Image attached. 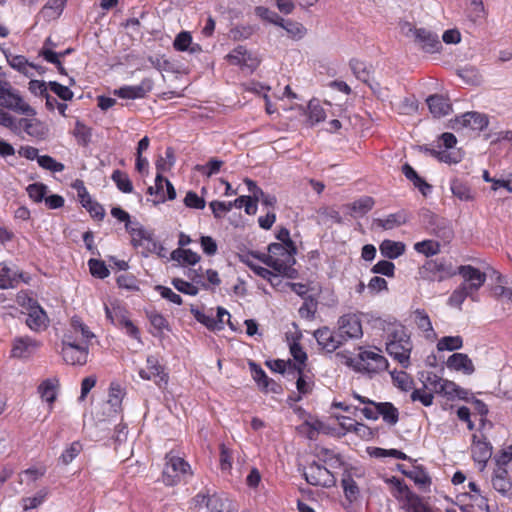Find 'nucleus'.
<instances>
[{
    "mask_svg": "<svg viewBox=\"0 0 512 512\" xmlns=\"http://www.w3.org/2000/svg\"><path fill=\"white\" fill-rule=\"evenodd\" d=\"M307 418L304 423L297 426L299 434L306 436L308 439L313 440L319 434L341 437L347 433L353 432L361 438H366L371 435V430L368 426L358 423L355 418Z\"/></svg>",
    "mask_w": 512,
    "mask_h": 512,
    "instance_id": "obj_1",
    "label": "nucleus"
},
{
    "mask_svg": "<svg viewBox=\"0 0 512 512\" xmlns=\"http://www.w3.org/2000/svg\"><path fill=\"white\" fill-rule=\"evenodd\" d=\"M413 350V343L410 334L403 325H395L388 332L386 340V351L397 361L402 368L410 367V356Z\"/></svg>",
    "mask_w": 512,
    "mask_h": 512,
    "instance_id": "obj_2",
    "label": "nucleus"
},
{
    "mask_svg": "<svg viewBox=\"0 0 512 512\" xmlns=\"http://www.w3.org/2000/svg\"><path fill=\"white\" fill-rule=\"evenodd\" d=\"M279 243H271L268 246V253L261 257V261L272 268L278 275L291 276L295 272L296 247H291Z\"/></svg>",
    "mask_w": 512,
    "mask_h": 512,
    "instance_id": "obj_3",
    "label": "nucleus"
},
{
    "mask_svg": "<svg viewBox=\"0 0 512 512\" xmlns=\"http://www.w3.org/2000/svg\"><path fill=\"white\" fill-rule=\"evenodd\" d=\"M90 345L79 341L75 335L64 333L61 355L66 364L83 366L88 362Z\"/></svg>",
    "mask_w": 512,
    "mask_h": 512,
    "instance_id": "obj_4",
    "label": "nucleus"
},
{
    "mask_svg": "<svg viewBox=\"0 0 512 512\" xmlns=\"http://www.w3.org/2000/svg\"><path fill=\"white\" fill-rule=\"evenodd\" d=\"M451 262L445 258L427 260L419 269L422 279L438 281L449 279L457 274Z\"/></svg>",
    "mask_w": 512,
    "mask_h": 512,
    "instance_id": "obj_5",
    "label": "nucleus"
},
{
    "mask_svg": "<svg viewBox=\"0 0 512 512\" xmlns=\"http://www.w3.org/2000/svg\"><path fill=\"white\" fill-rule=\"evenodd\" d=\"M0 106L16 113L33 116L35 110L23 98L14 92L10 84L0 80Z\"/></svg>",
    "mask_w": 512,
    "mask_h": 512,
    "instance_id": "obj_6",
    "label": "nucleus"
},
{
    "mask_svg": "<svg viewBox=\"0 0 512 512\" xmlns=\"http://www.w3.org/2000/svg\"><path fill=\"white\" fill-rule=\"evenodd\" d=\"M361 402L365 404L362 408L353 407L341 402L334 403V406L348 413L356 414L359 411L362 416H398V409L390 402L375 403L370 400L367 402L361 400Z\"/></svg>",
    "mask_w": 512,
    "mask_h": 512,
    "instance_id": "obj_7",
    "label": "nucleus"
},
{
    "mask_svg": "<svg viewBox=\"0 0 512 512\" xmlns=\"http://www.w3.org/2000/svg\"><path fill=\"white\" fill-rule=\"evenodd\" d=\"M165 459L166 464L162 473V479L166 485H176L190 473V466L184 459L173 455L171 452L166 455Z\"/></svg>",
    "mask_w": 512,
    "mask_h": 512,
    "instance_id": "obj_8",
    "label": "nucleus"
},
{
    "mask_svg": "<svg viewBox=\"0 0 512 512\" xmlns=\"http://www.w3.org/2000/svg\"><path fill=\"white\" fill-rule=\"evenodd\" d=\"M138 374L143 380L153 381L160 389L166 388L169 382V375L164 365L155 355L147 356L146 365L139 369Z\"/></svg>",
    "mask_w": 512,
    "mask_h": 512,
    "instance_id": "obj_9",
    "label": "nucleus"
},
{
    "mask_svg": "<svg viewBox=\"0 0 512 512\" xmlns=\"http://www.w3.org/2000/svg\"><path fill=\"white\" fill-rule=\"evenodd\" d=\"M106 317L117 327L125 329L126 334L131 338L140 340V331L136 325L129 319L128 311L121 306H105Z\"/></svg>",
    "mask_w": 512,
    "mask_h": 512,
    "instance_id": "obj_10",
    "label": "nucleus"
},
{
    "mask_svg": "<svg viewBox=\"0 0 512 512\" xmlns=\"http://www.w3.org/2000/svg\"><path fill=\"white\" fill-rule=\"evenodd\" d=\"M360 369L367 373H379L388 368V360L382 354V351L376 347L366 349L359 353Z\"/></svg>",
    "mask_w": 512,
    "mask_h": 512,
    "instance_id": "obj_11",
    "label": "nucleus"
},
{
    "mask_svg": "<svg viewBox=\"0 0 512 512\" xmlns=\"http://www.w3.org/2000/svg\"><path fill=\"white\" fill-rule=\"evenodd\" d=\"M306 481L314 486L332 487L336 483V478L329 468L322 466L317 462H312L307 469L303 470Z\"/></svg>",
    "mask_w": 512,
    "mask_h": 512,
    "instance_id": "obj_12",
    "label": "nucleus"
},
{
    "mask_svg": "<svg viewBox=\"0 0 512 512\" xmlns=\"http://www.w3.org/2000/svg\"><path fill=\"white\" fill-rule=\"evenodd\" d=\"M41 342L30 336H19L12 340L10 358L29 359L41 347Z\"/></svg>",
    "mask_w": 512,
    "mask_h": 512,
    "instance_id": "obj_13",
    "label": "nucleus"
},
{
    "mask_svg": "<svg viewBox=\"0 0 512 512\" xmlns=\"http://www.w3.org/2000/svg\"><path fill=\"white\" fill-rule=\"evenodd\" d=\"M456 272L463 278L461 284L475 295L478 294L479 289L486 282V274L472 265H461L457 268Z\"/></svg>",
    "mask_w": 512,
    "mask_h": 512,
    "instance_id": "obj_14",
    "label": "nucleus"
},
{
    "mask_svg": "<svg viewBox=\"0 0 512 512\" xmlns=\"http://www.w3.org/2000/svg\"><path fill=\"white\" fill-rule=\"evenodd\" d=\"M338 332L344 343L351 339H359L363 335L362 324L355 314H345L338 320Z\"/></svg>",
    "mask_w": 512,
    "mask_h": 512,
    "instance_id": "obj_15",
    "label": "nucleus"
},
{
    "mask_svg": "<svg viewBox=\"0 0 512 512\" xmlns=\"http://www.w3.org/2000/svg\"><path fill=\"white\" fill-rule=\"evenodd\" d=\"M226 59L231 65L239 66L241 69L247 68L250 71H254L260 63L259 59L242 45L235 47Z\"/></svg>",
    "mask_w": 512,
    "mask_h": 512,
    "instance_id": "obj_16",
    "label": "nucleus"
},
{
    "mask_svg": "<svg viewBox=\"0 0 512 512\" xmlns=\"http://www.w3.org/2000/svg\"><path fill=\"white\" fill-rule=\"evenodd\" d=\"M314 338L319 346L329 353L336 351L344 342L339 332L332 331L329 327H321L314 331Z\"/></svg>",
    "mask_w": 512,
    "mask_h": 512,
    "instance_id": "obj_17",
    "label": "nucleus"
},
{
    "mask_svg": "<svg viewBox=\"0 0 512 512\" xmlns=\"http://www.w3.org/2000/svg\"><path fill=\"white\" fill-rule=\"evenodd\" d=\"M153 89V81L150 78H144L139 85L122 86L113 91V94L121 99H141L145 98Z\"/></svg>",
    "mask_w": 512,
    "mask_h": 512,
    "instance_id": "obj_18",
    "label": "nucleus"
},
{
    "mask_svg": "<svg viewBox=\"0 0 512 512\" xmlns=\"http://www.w3.org/2000/svg\"><path fill=\"white\" fill-rule=\"evenodd\" d=\"M125 395L124 390L117 383H111L109 387L108 398L103 407V414L112 416L122 413V400Z\"/></svg>",
    "mask_w": 512,
    "mask_h": 512,
    "instance_id": "obj_19",
    "label": "nucleus"
},
{
    "mask_svg": "<svg viewBox=\"0 0 512 512\" xmlns=\"http://www.w3.org/2000/svg\"><path fill=\"white\" fill-rule=\"evenodd\" d=\"M75 187L78 188V197L82 206L90 213L91 217L99 221L103 220L105 216L103 206L91 198L83 182L77 181Z\"/></svg>",
    "mask_w": 512,
    "mask_h": 512,
    "instance_id": "obj_20",
    "label": "nucleus"
},
{
    "mask_svg": "<svg viewBox=\"0 0 512 512\" xmlns=\"http://www.w3.org/2000/svg\"><path fill=\"white\" fill-rule=\"evenodd\" d=\"M415 42L426 53H436L442 48L439 37L436 33L425 28H418L415 31Z\"/></svg>",
    "mask_w": 512,
    "mask_h": 512,
    "instance_id": "obj_21",
    "label": "nucleus"
},
{
    "mask_svg": "<svg viewBox=\"0 0 512 512\" xmlns=\"http://www.w3.org/2000/svg\"><path fill=\"white\" fill-rule=\"evenodd\" d=\"M488 125V119L485 115L478 112H467L456 117L454 128H470L472 130H483Z\"/></svg>",
    "mask_w": 512,
    "mask_h": 512,
    "instance_id": "obj_22",
    "label": "nucleus"
},
{
    "mask_svg": "<svg viewBox=\"0 0 512 512\" xmlns=\"http://www.w3.org/2000/svg\"><path fill=\"white\" fill-rule=\"evenodd\" d=\"M426 386L433 390L435 393L442 394L448 399H454L458 386L455 382L442 379L436 374H430L427 377Z\"/></svg>",
    "mask_w": 512,
    "mask_h": 512,
    "instance_id": "obj_23",
    "label": "nucleus"
},
{
    "mask_svg": "<svg viewBox=\"0 0 512 512\" xmlns=\"http://www.w3.org/2000/svg\"><path fill=\"white\" fill-rule=\"evenodd\" d=\"M472 441V458L475 462L482 464L483 468L486 462L491 458L492 447L486 440L481 439L477 433L472 435Z\"/></svg>",
    "mask_w": 512,
    "mask_h": 512,
    "instance_id": "obj_24",
    "label": "nucleus"
},
{
    "mask_svg": "<svg viewBox=\"0 0 512 512\" xmlns=\"http://www.w3.org/2000/svg\"><path fill=\"white\" fill-rule=\"evenodd\" d=\"M446 366L450 370L462 372L465 375H471L475 371V366L471 358L465 353H454L448 357Z\"/></svg>",
    "mask_w": 512,
    "mask_h": 512,
    "instance_id": "obj_25",
    "label": "nucleus"
},
{
    "mask_svg": "<svg viewBox=\"0 0 512 512\" xmlns=\"http://www.w3.org/2000/svg\"><path fill=\"white\" fill-rule=\"evenodd\" d=\"M65 333H70L79 338L80 342L91 344V340L95 338V334L83 322L81 317L75 315L70 320V327Z\"/></svg>",
    "mask_w": 512,
    "mask_h": 512,
    "instance_id": "obj_26",
    "label": "nucleus"
},
{
    "mask_svg": "<svg viewBox=\"0 0 512 512\" xmlns=\"http://www.w3.org/2000/svg\"><path fill=\"white\" fill-rule=\"evenodd\" d=\"M26 325L34 332H41L47 329L49 318L41 306H34L32 311L28 312Z\"/></svg>",
    "mask_w": 512,
    "mask_h": 512,
    "instance_id": "obj_27",
    "label": "nucleus"
},
{
    "mask_svg": "<svg viewBox=\"0 0 512 512\" xmlns=\"http://www.w3.org/2000/svg\"><path fill=\"white\" fill-rule=\"evenodd\" d=\"M20 281L28 282L22 272L13 271L9 266L0 264V289L15 288Z\"/></svg>",
    "mask_w": 512,
    "mask_h": 512,
    "instance_id": "obj_28",
    "label": "nucleus"
},
{
    "mask_svg": "<svg viewBox=\"0 0 512 512\" xmlns=\"http://www.w3.org/2000/svg\"><path fill=\"white\" fill-rule=\"evenodd\" d=\"M19 125L31 137L44 140L47 136V128L37 119L22 118Z\"/></svg>",
    "mask_w": 512,
    "mask_h": 512,
    "instance_id": "obj_29",
    "label": "nucleus"
},
{
    "mask_svg": "<svg viewBox=\"0 0 512 512\" xmlns=\"http://www.w3.org/2000/svg\"><path fill=\"white\" fill-rule=\"evenodd\" d=\"M173 47L176 51H189L192 54L198 53L202 50L199 44L192 43V35L188 31H181L177 34L173 42Z\"/></svg>",
    "mask_w": 512,
    "mask_h": 512,
    "instance_id": "obj_30",
    "label": "nucleus"
},
{
    "mask_svg": "<svg viewBox=\"0 0 512 512\" xmlns=\"http://www.w3.org/2000/svg\"><path fill=\"white\" fill-rule=\"evenodd\" d=\"M427 105L434 117H442L447 115L451 110L448 100L441 95H431L427 98Z\"/></svg>",
    "mask_w": 512,
    "mask_h": 512,
    "instance_id": "obj_31",
    "label": "nucleus"
},
{
    "mask_svg": "<svg viewBox=\"0 0 512 512\" xmlns=\"http://www.w3.org/2000/svg\"><path fill=\"white\" fill-rule=\"evenodd\" d=\"M508 472L502 467L498 466L492 478V485L494 489L503 495H512V483L507 478Z\"/></svg>",
    "mask_w": 512,
    "mask_h": 512,
    "instance_id": "obj_32",
    "label": "nucleus"
},
{
    "mask_svg": "<svg viewBox=\"0 0 512 512\" xmlns=\"http://www.w3.org/2000/svg\"><path fill=\"white\" fill-rule=\"evenodd\" d=\"M406 222L407 215L403 210L389 214L385 218L375 219V224L384 230L394 229L405 224Z\"/></svg>",
    "mask_w": 512,
    "mask_h": 512,
    "instance_id": "obj_33",
    "label": "nucleus"
},
{
    "mask_svg": "<svg viewBox=\"0 0 512 512\" xmlns=\"http://www.w3.org/2000/svg\"><path fill=\"white\" fill-rule=\"evenodd\" d=\"M379 249L384 257L396 259L405 253L406 246L403 242L386 239L382 241Z\"/></svg>",
    "mask_w": 512,
    "mask_h": 512,
    "instance_id": "obj_34",
    "label": "nucleus"
},
{
    "mask_svg": "<svg viewBox=\"0 0 512 512\" xmlns=\"http://www.w3.org/2000/svg\"><path fill=\"white\" fill-rule=\"evenodd\" d=\"M126 231L131 236V244L134 248L144 246L146 240L151 235L139 222H133L131 225H126Z\"/></svg>",
    "mask_w": 512,
    "mask_h": 512,
    "instance_id": "obj_35",
    "label": "nucleus"
},
{
    "mask_svg": "<svg viewBox=\"0 0 512 512\" xmlns=\"http://www.w3.org/2000/svg\"><path fill=\"white\" fill-rule=\"evenodd\" d=\"M402 509L406 512H432L422 498L413 492L406 491V499L402 501Z\"/></svg>",
    "mask_w": 512,
    "mask_h": 512,
    "instance_id": "obj_36",
    "label": "nucleus"
},
{
    "mask_svg": "<svg viewBox=\"0 0 512 512\" xmlns=\"http://www.w3.org/2000/svg\"><path fill=\"white\" fill-rule=\"evenodd\" d=\"M171 258L182 265L193 266L200 261L201 256L191 249L177 248L172 251Z\"/></svg>",
    "mask_w": 512,
    "mask_h": 512,
    "instance_id": "obj_37",
    "label": "nucleus"
},
{
    "mask_svg": "<svg viewBox=\"0 0 512 512\" xmlns=\"http://www.w3.org/2000/svg\"><path fill=\"white\" fill-rule=\"evenodd\" d=\"M470 298L473 301L477 300V295H475L472 291L468 290L464 285L460 284L450 295L448 298V304L450 306L461 308L464 301Z\"/></svg>",
    "mask_w": 512,
    "mask_h": 512,
    "instance_id": "obj_38",
    "label": "nucleus"
},
{
    "mask_svg": "<svg viewBox=\"0 0 512 512\" xmlns=\"http://www.w3.org/2000/svg\"><path fill=\"white\" fill-rule=\"evenodd\" d=\"M57 379H46L38 386V392L43 401L51 405L57 396Z\"/></svg>",
    "mask_w": 512,
    "mask_h": 512,
    "instance_id": "obj_39",
    "label": "nucleus"
},
{
    "mask_svg": "<svg viewBox=\"0 0 512 512\" xmlns=\"http://www.w3.org/2000/svg\"><path fill=\"white\" fill-rule=\"evenodd\" d=\"M206 507L211 512H231L232 503L225 497L213 494L207 498Z\"/></svg>",
    "mask_w": 512,
    "mask_h": 512,
    "instance_id": "obj_40",
    "label": "nucleus"
},
{
    "mask_svg": "<svg viewBox=\"0 0 512 512\" xmlns=\"http://www.w3.org/2000/svg\"><path fill=\"white\" fill-rule=\"evenodd\" d=\"M290 353L296 362L292 364L293 368L297 371L298 374H302L304 372L307 361L306 352L304 351L300 343L293 342L290 345Z\"/></svg>",
    "mask_w": 512,
    "mask_h": 512,
    "instance_id": "obj_41",
    "label": "nucleus"
},
{
    "mask_svg": "<svg viewBox=\"0 0 512 512\" xmlns=\"http://www.w3.org/2000/svg\"><path fill=\"white\" fill-rule=\"evenodd\" d=\"M414 250L426 257H432L440 253L441 245L436 240L426 239L420 242H416L414 244Z\"/></svg>",
    "mask_w": 512,
    "mask_h": 512,
    "instance_id": "obj_42",
    "label": "nucleus"
},
{
    "mask_svg": "<svg viewBox=\"0 0 512 512\" xmlns=\"http://www.w3.org/2000/svg\"><path fill=\"white\" fill-rule=\"evenodd\" d=\"M72 135L75 137L78 145L86 147L91 141V128L82 121L77 120Z\"/></svg>",
    "mask_w": 512,
    "mask_h": 512,
    "instance_id": "obj_43",
    "label": "nucleus"
},
{
    "mask_svg": "<svg viewBox=\"0 0 512 512\" xmlns=\"http://www.w3.org/2000/svg\"><path fill=\"white\" fill-rule=\"evenodd\" d=\"M112 181L115 183L118 190L123 193L130 194L133 192V184L128 174L121 170H114L111 175Z\"/></svg>",
    "mask_w": 512,
    "mask_h": 512,
    "instance_id": "obj_44",
    "label": "nucleus"
},
{
    "mask_svg": "<svg viewBox=\"0 0 512 512\" xmlns=\"http://www.w3.org/2000/svg\"><path fill=\"white\" fill-rule=\"evenodd\" d=\"M317 308V300L309 295L307 297H304V302L298 309V313L302 319L312 321L315 318Z\"/></svg>",
    "mask_w": 512,
    "mask_h": 512,
    "instance_id": "obj_45",
    "label": "nucleus"
},
{
    "mask_svg": "<svg viewBox=\"0 0 512 512\" xmlns=\"http://www.w3.org/2000/svg\"><path fill=\"white\" fill-rule=\"evenodd\" d=\"M346 499L349 502L355 501L359 496V488L350 473H345L341 480Z\"/></svg>",
    "mask_w": 512,
    "mask_h": 512,
    "instance_id": "obj_46",
    "label": "nucleus"
},
{
    "mask_svg": "<svg viewBox=\"0 0 512 512\" xmlns=\"http://www.w3.org/2000/svg\"><path fill=\"white\" fill-rule=\"evenodd\" d=\"M375 201L370 196H364L353 203L349 204L347 207L351 210L355 215H365L368 213L374 206Z\"/></svg>",
    "mask_w": 512,
    "mask_h": 512,
    "instance_id": "obj_47",
    "label": "nucleus"
},
{
    "mask_svg": "<svg viewBox=\"0 0 512 512\" xmlns=\"http://www.w3.org/2000/svg\"><path fill=\"white\" fill-rule=\"evenodd\" d=\"M463 347L461 336H444L437 343L438 351H455Z\"/></svg>",
    "mask_w": 512,
    "mask_h": 512,
    "instance_id": "obj_48",
    "label": "nucleus"
},
{
    "mask_svg": "<svg viewBox=\"0 0 512 512\" xmlns=\"http://www.w3.org/2000/svg\"><path fill=\"white\" fill-rule=\"evenodd\" d=\"M8 63L13 69L25 76H29L31 74L30 69L35 67L32 63L28 62L27 58L23 55L11 56L8 59Z\"/></svg>",
    "mask_w": 512,
    "mask_h": 512,
    "instance_id": "obj_49",
    "label": "nucleus"
},
{
    "mask_svg": "<svg viewBox=\"0 0 512 512\" xmlns=\"http://www.w3.org/2000/svg\"><path fill=\"white\" fill-rule=\"evenodd\" d=\"M393 384L403 391H409L413 386L412 377L405 371L391 372Z\"/></svg>",
    "mask_w": 512,
    "mask_h": 512,
    "instance_id": "obj_50",
    "label": "nucleus"
},
{
    "mask_svg": "<svg viewBox=\"0 0 512 512\" xmlns=\"http://www.w3.org/2000/svg\"><path fill=\"white\" fill-rule=\"evenodd\" d=\"M399 470L407 477L411 478L418 485L430 484V477L427 473L419 467H413V469L406 471L402 468V465H398Z\"/></svg>",
    "mask_w": 512,
    "mask_h": 512,
    "instance_id": "obj_51",
    "label": "nucleus"
},
{
    "mask_svg": "<svg viewBox=\"0 0 512 512\" xmlns=\"http://www.w3.org/2000/svg\"><path fill=\"white\" fill-rule=\"evenodd\" d=\"M48 187L40 182L29 184L26 188L27 194L29 198L36 202L40 203L45 199L47 194Z\"/></svg>",
    "mask_w": 512,
    "mask_h": 512,
    "instance_id": "obj_52",
    "label": "nucleus"
},
{
    "mask_svg": "<svg viewBox=\"0 0 512 512\" xmlns=\"http://www.w3.org/2000/svg\"><path fill=\"white\" fill-rule=\"evenodd\" d=\"M452 194L461 201L472 200L470 188L462 181L455 179L451 182Z\"/></svg>",
    "mask_w": 512,
    "mask_h": 512,
    "instance_id": "obj_53",
    "label": "nucleus"
},
{
    "mask_svg": "<svg viewBox=\"0 0 512 512\" xmlns=\"http://www.w3.org/2000/svg\"><path fill=\"white\" fill-rule=\"evenodd\" d=\"M38 165L50 172L57 173L62 172L65 169L64 164L56 161L53 157L49 155H42L37 158Z\"/></svg>",
    "mask_w": 512,
    "mask_h": 512,
    "instance_id": "obj_54",
    "label": "nucleus"
},
{
    "mask_svg": "<svg viewBox=\"0 0 512 512\" xmlns=\"http://www.w3.org/2000/svg\"><path fill=\"white\" fill-rule=\"evenodd\" d=\"M279 26L285 29L293 39L299 40L306 34V28L299 22L284 19V24Z\"/></svg>",
    "mask_w": 512,
    "mask_h": 512,
    "instance_id": "obj_55",
    "label": "nucleus"
},
{
    "mask_svg": "<svg viewBox=\"0 0 512 512\" xmlns=\"http://www.w3.org/2000/svg\"><path fill=\"white\" fill-rule=\"evenodd\" d=\"M88 266L90 273L96 278L104 279L110 274L109 269L107 268L105 262L102 260L90 259L88 261Z\"/></svg>",
    "mask_w": 512,
    "mask_h": 512,
    "instance_id": "obj_56",
    "label": "nucleus"
},
{
    "mask_svg": "<svg viewBox=\"0 0 512 512\" xmlns=\"http://www.w3.org/2000/svg\"><path fill=\"white\" fill-rule=\"evenodd\" d=\"M468 16L474 23L486 18V11L482 0H471Z\"/></svg>",
    "mask_w": 512,
    "mask_h": 512,
    "instance_id": "obj_57",
    "label": "nucleus"
},
{
    "mask_svg": "<svg viewBox=\"0 0 512 512\" xmlns=\"http://www.w3.org/2000/svg\"><path fill=\"white\" fill-rule=\"evenodd\" d=\"M255 13L260 18H262L270 23H273L277 26L284 24V19L282 17H280L276 12L271 11L267 7L257 6L255 8Z\"/></svg>",
    "mask_w": 512,
    "mask_h": 512,
    "instance_id": "obj_58",
    "label": "nucleus"
},
{
    "mask_svg": "<svg viewBox=\"0 0 512 512\" xmlns=\"http://www.w3.org/2000/svg\"><path fill=\"white\" fill-rule=\"evenodd\" d=\"M430 154L439 160L447 164H456L461 161V157L458 153L449 152L447 150H429Z\"/></svg>",
    "mask_w": 512,
    "mask_h": 512,
    "instance_id": "obj_59",
    "label": "nucleus"
},
{
    "mask_svg": "<svg viewBox=\"0 0 512 512\" xmlns=\"http://www.w3.org/2000/svg\"><path fill=\"white\" fill-rule=\"evenodd\" d=\"M353 74L357 79L367 82L370 78V71L367 69L364 62L358 59H352L349 63Z\"/></svg>",
    "mask_w": 512,
    "mask_h": 512,
    "instance_id": "obj_60",
    "label": "nucleus"
},
{
    "mask_svg": "<svg viewBox=\"0 0 512 512\" xmlns=\"http://www.w3.org/2000/svg\"><path fill=\"white\" fill-rule=\"evenodd\" d=\"M192 313L195 319L206 326L209 330H215L216 328L221 329L222 326L217 325V320L213 316V314H206L198 309L192 310Z\"/></svg>",
    "mask_w": 512,
    "mask_h": 512,
    "instance_id": "obj_61",
    "label": "nucleus"
},
{
    "mask_svg": "<svg viewBox=\"0 0 512 512\" xmlns=\"http://www.w3.org/2000/svg\"><path fill=\"white\" fill-rule=\"evenodd\" d=\"M171 283L176 290L190 296H196L199 292L197 286L181 278H173Z\"/></svg>",
    "mask_w": 512,
    "mask_h": 512,
    "instance_id": "obj_62",
    "label": "nucleus"
},
{
    "mask_svg": "<svg viewBox=\"0 0 512 512\" xmlns=\"http://www.w3.org/2000/svg\"><path fill=\"white\" fill-rule=\"evenodd\" d=\"M82 444L79 441L73 442L60 456L59 460L64 465L71 463L81 452Z\"/></svg>",
    "mask_w": 512,
    "mask_h": 512,
    "instance_id": "obj_63",
    "label": "nucleus"
},
{
    "mask_svg": "<svg viewBox=\"0 0 512 512\" xmlns=\"http://www.w3.org/2000/svg\"><path fill=\"white\" fill-rule=\"evenodd\" d=\"M49 89L55 93L60 99L63 101H69L73 98L74 94L71 89L67 86H64L56 81H50L48 83Z\"/></svg>",
    "mask_w": 512,
    "mask_h": 512,
    "instance_id": "obj_64",
    "label": "nucleus"
}]
</instances>
